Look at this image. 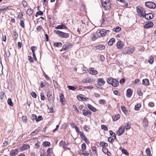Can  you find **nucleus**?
<instances>
[{"instance_id": "1", "label": "nucleus", "mask_w": 156, "mask_h": 156, "mask_svg": "<svg viewBox=\"0 0 156 156\" xmlns=\"http://www.w3.org/2000/svg\"><path fill=\"white\" fill-rule=\"evenodd\" d=\"M107 81L108 83L112 85L114 87H116L119 85V82L118 80L111 77L107 78Z\"/></svg>"}, {"instance_id": "2", "label": "nucleus", "mask_w": 156, "mask_h": 156, "mask_svg": "<svg viewBox=\"0 0 156 156\" xmlns=\"http://www.w3.org/2000/svg\"><path fill=\"white\" fill-rule=\"evenodd\" d=\"M136 11L138 13H140V17L143 18L146 17L145 11L143 8L141 7L137 6L136 8Z\"/></svg>"}, {"instance_id": "3", "label": "nucleus", "mask_w": 156, "mask_h": 156, "mask_svg": "<svg viewBox=\"0 0 156 156\" xmlns=\"http://www.w3.org/2000/svg\"><path fill=\"white\" fill-rule=\"evenodd\" d=\"M54 32L57 34L59 36L63 38H67L69 36L68 33L62 32L59 30H54Z\"/></svg>"}, {"instance_id": "4", "label": "nucleus", "mask_w": 156, "mask_h": 156, "mask_svg": "<svg viewBox=\"0 0 156 156\" xmlns=\"http://www.w3.org/2000/svg\"><path fill=\"white\" fill-rule=\"evenodd\" d=\"M145 6L149 8L154 9L156 7V5L155 3L152 2H147L145 3Z\"/></svg>"}, {"instance_id": "5", "label": "nucleus", "mask_w": 156, "mask_h": 156, "mask_svg": "<svg viewBox=\"0 0 156 156\" xmlns=\"http://www.w3.org/2000/svg\"><path fill=\"white\" fill-rule=\"evenodd\" d=\"M73 45L71 43L69 42L64 44L62 46V49L64 51H66L72 48Z\"/></svg>"}, {"instance_id": "6", "label": "nucleus", "mask_w": 156, "mask_h": 156, "mask_svg": "<svg viewBox=\"0 0 156 156\" xmlns=\"http://www.w3.org/2000/svg\"><path fill=\"white\" fill-rule=\"evenodd\" d=\"M97 84L96 87H98V86H100L104 85L105 83L103 78H99L97 80Z\"/></svg>"}, {"instance_id": "7", "label": "nucleus", "mask_w": 156, "mask_h": 156, "mask_svg": "<svg viewBox=\"0 0 156 156\" xmlns=\"http://www.w3.org/2000/svg\"><path fill=\"white\" fill-rule=\"evenodd\" d=\"M101 4L103 7H104L105 10H107L109 9L111 7L109 5V4H108V5H107V2H106V0H101Z\"/></svg>"}, {"instance_id": "8", "label": "nucleus", "mask_w": 156, "mask_h": 156, "mask_svg": "<svg viewBox=\"0 0 156 156\" xmlns=\"http://www.w3.org/2000/svg\"><path fill=\"white\" fill-rule=\"evenodd\" d=\"M125 131V127L121 126L117 131V133L118 136H121L122 134Z\"/></svg>"}, {"instance_id": "9", "label": "nucleus", "mask_w": 156, "mask_h": 156, "mask_svg": "<svg viewBox=\"0 0 156 156\" xmlns=\"http://www.w3.org/2000/svg\"><path fill=\"white\" fill-rule=\"evenodd\" d=\"M82 113L83 115L88 117H90L91 115V112L89 110H87L86 111L83 110L82 111Z\"/></svg>"}, {"instance_id": "10", "label": "nucleus", "mask_w": 156, "mask_h": 156, "mask_svg": "<svg viewBox=\"0 0 156 156\" xmlns=\"http://www.w3.org/2000/svg\"><path fill=\"white\" fill-rule=\"evenodd\" d=\"M154 24L152 22H149L146 23L144 26V27L145 29H147L153 26Z\"/></svg>"}, {"instance_id": "11", "label": "nucleus", "mask_w": 156, "mask_h": 156, "mask_svg": "<svg viewBox=\"0 0 156 156\" xmlns=\"http://www.w3.org/2000/svg\"><path fill=\"white\" fill-rule=\"evenodd\" d=\"M56 29H68L66 26L63 23H61L60 25H58L55 27Z\"/></svg>"}, {"instance_id": "12", "label": "nucleus", "mask_w": 156, "mask_h": 156, "mask_svg": "<svg viewBox=\"0 0 156 156\" xmlns=\"http://www.w3.org/2000/svg\"><path fill=\"white\" fill-rule=\"evenodd\" d=\"M124 44H123L122 41L120 40H119L117 43V47L119 49H121L123 48Z\"/></svg>"}, {"instance_id": "13", "label": "nucleus", "mask_w": 156, "mask_h": 156, "mask_svg": "<svg viewBox=\"0 0 156 156\" xmlns=\"http://www.w3.org/2000/svg\"><path fill=\"white\" fill-rule=\"evenodd\" d=\"M145 19L147 20L152 19L154 17V15L151 13H147L146 14Z\"/></svg>"}, {"instance_id": "14", "label": "nucleus", "mask_w": 156, "mask_h": 156, "mask_svg": "<svg viewBox=\"0 0 156 156\" xmlns=\"http://www.w3.org/2000/svg\"><path fill=\"white\" fill-rule=\"evenodd\" d=\"M89 70L90 73L91 74L96 75L98 73V71L96 70H94V68H90Z\"/></svg>"}, {"instance_id": "15", "label": "nucleus", "mask_w": 156, "mask_h": 156, "mask_svg": "<svg viewBox=\"0 0 156 156\" xmlns=\"http://www.w3.org/2000/svg\"><path fill=\"white\" fill-rule=\"evenodd\" d=\"M98 33H99L100 34L102 37H104L107 34L106 30L104 29H103L101 30Z\"/></svg>"}, {"instance_id": "16", "label": "nucleus", "mask_w": 156, "mask_h": 156, "mask_svg": "<svg viewBox=\"0 0 156 156\" xmlns=\"http://www.w3.org/2000/svg\"><path fill=\"white\" fill-rule=\"evenodd\" d=\"M149 81L148 79L146 78L142 80V84L146 86L149 85Z\"/></svg>"}, {"instance_id": "17", "label": "nucleus", "mask_w": 156, "mask_h": 156, "mask_svg": "<svg viewBox=\"0 0 156 156\" xmlns=\"http://www.w3.org/2000/svg\"><path fill=\"white\" fill-rule=\"evenodd\" d=\"M133 91L130 89H128L126 90V96L128 97H130L132 94Z\"/></svg>"}, {"instance_id": "18", "label": "nucleus", "mask_w": 156, "mask_h": 156, "mask_svg": "<svg viewBox=\"0 0 156 156\" xmlns=\"http://www.w3.org/2000/svg\"><path fill=\"white\" fill-rule=\"evenodd\" d=\"M143 125L144 127H147L148 126V121L146 118L145 117L143 119Z\"/></svg>"}, {"instance_id": "19", "label": "nucleus", "mask_w": 156, "mask_h": 156, "mask_svg": "<svg viewBox=\"0 0 156 156\" xmlns=\"http://www.w3.org/2000/svg\"><path fill=\"white\" fill-rule=\"evenodd\" d=\"M98 31L96 33L94 34L93 36H92V40L93 41H95L99 37V36L98 34Z\"/></svg>"}, {"instance_id": "20", "label": "nucleus", "mask_w": 156, "mask_h": 156, "mask_svg": "<svg viewBox=\"0 0 156 156\" xmlns=\"http://www.w3.org/2000/svg\"><path fill=\"white\" fill-rule=\"evenodd\" d=\"M18 154V151L17 149L12 150L10 152V155L11 156H15L16 155Z\"/></svg>"}, {"instance_id": "21", "label": "nucleus", "mask_w": 156, "mask_h": 156, "mask_svg": "<svg viewBox=\"0 0 156 156\" xmlns=\"http://www.w3.org/2000/svg\"><path fill=\"white\" fill-rule=\"evenodd\" d=\"M47 97L49 101L51 102L52 99V96L50 92H48L47 93Z\"/></svg>"}, {"instance_id": "22", "label": "nucleus", "mask_w": 156, "mask_h": 156, "mask_svg": "<svg viewBox=\"0 0 156 156\" xmlns=\"http://www.w3.org/2000/svg\"><path fill=\"white\" fill-rule=\"evenodd\" d=\"M119 2H120L122 3H123V7H127L128 6V4L127 2H125V0H117Z\"/></svg>"}, {"instance_id": "23", "label": "nucleus", "mask_w": 156, "mask_h": 156, "mask_svg": "<svg viewBox=\"0 0 156 156\" xmlns=\"http://www.w3.org/2000/svg\"><path fill=\"white\" fill-rule=\"evenodd\" d=\"M115 39L114 38H112L110 39L108 42V44L109 45H112L115 42Z\"/></svg>"}, {"instance_id": "24", "label": "nucleus", "mask_w": 156, "mask_h": 156, "mask_svg": "<svg viewBox=\"0 0 156 156\" xmlns=\"http://www.w3.org/2000/svg\"><path fill=\"white\" fill-rule=\"evenodd\" d=\"M135 49L134 48H130L128 50L126 54H131L134 51Z\"/></svg>"}, {"instance_id": "25", "label": "nucleus", "mask_w": 156, "mask_h": 156, "mask_svg": "<svg viewBox=\"0 0 156 156\" xmlns=\"http://www.w3.org/2000/svg\"><path fill=\"white\" fill-rule=\"evenodd\" d=\"M96 48H97V49L102 50L104 49L105 48V46L104 45L101 44H100L97 46Z\"/></svg>"}, {"instance_id": "26", "label": "nucleus", "mask_w": 156, "mask_h": 156, "mask_svg": "<svg viewBox=\"0 0 156 156\" xmlns=\"http://www.w3.org/2000/svg\"><path fill=\"white\" fill-rule=\"evenodd\" d=\"M27 13L28 15L30 16L33 13V11L31 9H27Z\"/></svg>"}, {"instance_id": "27", "label": "nucleus", "mask_w": 156, "mask_h": 156, "mask_svg": "<svg viewBox=\"0 0 156 156\" xmlns=\"http://www.w3.org/2000/svg\"><path fill=\"white\" fill-rule=\"evenodd\" d=\"M18 36V35L16 31L13 32V37L15 40H16L17 39Z\"/></svg>"}, {"instance_id": "28", "label": "nucleus", "mask_w": 156, "mask_h": 156, "mask_svg": "<svg viewBox=\"0 0 156 156\" xmlns=\"http://www.w3.org/2000/svg\"><path fill=\"white\" fill-rule=\"evenodd\" d=\"M130 123V122H128L125 123V127L126 130L129 129L130 128V125L129 124Z\"/></svg>"}, {"instance_id": "29", "label": "nucleus", "mask_w": 156, "mask_h": 156, "mask_svg": "<svg viewBox=\"0 0 156 156\" xmlns=\"http://www.w3.org/2000/svg\"><path fill=\"white\" fill-rule=\"evenodd\" d=\"M146 152L147 156H151L150 149L149 148H147L146 150Z\"/></svg>"}, {"instance_id": "30", "label": "nucleus", "mask_w": 156, "mask_h": 156, "mask_svg": "<svg viewBox=\"0 0 156 156\" xmlns=\"http://www.w3.org/2000/svg\"><path fill=\"white\" fill-rule=\"evenodd\" d=\"M99 144L102 147H107L108 146V144L104 142H100Z\"/></svg>"}, {"instance_id": "31", "label": "nucleus", "mask_w": 156, "mask_h": 156, "mask_svg": "<svg viewBox=\"0 0 156 156\" xmlns=\"http://www.w3.org/2000/svg\"><path fill=\"white\" fill-rule=\"evenodd\" d=\"M85 83H91L94 81V79L92 78H87L85 80Z\"/></svg>"}, {"instance_id": "32", "label": "nucleus", "mask_w": 156, "mask_h": 156, "mask_svg": "<svg viewBox=\"0 0 156 156\" xmlns=\"http://www.w3.org/2000/svg\"><path fill=\"white\" fill-rule=\"evenodd\" d=\"M62 45V44L61 42H55L54 44V45L57 47H61Z\"/></svg>"}, {"instance_id": "33", "label": "nucleus", "mask_w": 156, "mask_h": 156, "mask_svg": "<svg viewBox=\"0 0 156 156\" xmlns=\"http://www.w3.org/2000/svg\"><path fill=\"white\" fill-rule=\"evenodd\" d=\"M7 103L8 105H9L10 106L12 107L13 106V104L10 98H9L8 99L7 101Z\"/></svg>"}, {"instance_id": "34", "label": "nucleus", "mask_w": 156, "mask_h": 156, "mask_svg": "<svg viewBox=\"0 0 156 156\" xmlns=\"http://www.w3.org/2000/svg\"><path fill=\"white\" fill-rule=\"evenodd\" d=\"M3 66L1 61H0V75H2L3 74L2 72Z\"/></svg>"}, {"instance_id": "35", "label": "nucleus", "mask_w": 156, "mask_h": 156, "mask_svg": "<svg viewBox=\"0 0 156 156\" xmlns=\"http://www.w3.org/2000/svg\"><path fill=\"white\" fill-rule=\"evenodd\" d=\"M121 30V28L120 27L117 26L116 27L114 28L113 29V30L114 31L116 32H119V31H120Z\"/></svg>"}, {"instance_id": "36", "label": "nucleus", "mask_w": 156, "mask_h": 156, "mask_svg": "<svg viewBox=\"0 0 156 156\" xmlns=\"http://www.w3.org/2000/svg\"><path fill=\"white\" fill-rule=\"evenodd\" d=\"M121 150L123 154H125L126 155H129V153L124 148H122Z\"/></svg>"}, {"instance_id": "37", "label": "nucleus", "mask_w": 156, "mask_h": 156, "mask_svg": "<svg viewBox=\"0 0 156 156\" xmlns=\"http://www.w3.org/2000/svg\"><path fill=\"white\" fill-rule=\"evenodd\" d=\"M120 115H115V116L113 117L112 119L114 121H117L120 118Z\"/></svg>"}, {"instance_id": "38", "label": "nucleus", "mask_w": 156, "mask_h": 156, "mask_svg": "<svg viewBox=\"0 0 156 156\" xmlns=\"http://www.w3.org/2000/svg\"><path fill=\"white\" fill-rule=\"evenodd\" d=\"M43 145L44 147L49 146L50 145V143L48 141H45L43 143Z\"/></svg>"}, {"instance_id": "39", "label": "nucleus", "mask_w": 156, "mask_h": 156, "mask_svg": "<svg viewBox=\"0 0 156 156\" xmlns=\"http://www.w3.org/2000/svg\"><path fill=\"white\" fill-rule=\"evenodd\" d=\"M122 111L124 113L127 115L128 114V111L126 109V108H121Z\"/></svg>"}, {"instance_id": "40", "label": "nucleus", "mask_w": 156, "mask_h": 156, "mask_svg": "<svg viewBox=\"0 0 156 156\" xmlns=\"http://www.w3.org/2000/svg\"><path fill=\"white\" fill-rule=\"evenodd\" d=\"M43 15V12L42 11L39 10L38 12H36L35 15V16L37 17L39 15L42 16Z\"/></svg>"}, {"instance_id": "41", "label": "nucleus", "mask_w": 156, "mask_h": 156, "mask_svg": "<svg viewBox=\"0 0 156 156\" xmlns=\"http://www.w3.org/2000/svg\"><path fill=\"white\" fill-rule=\"evenodd\" d=\"M59 97L60 98V101L62 102H64L63 100L64 99V94L62 93H61L59 95Z\"/></svg>"}, {"instance_id": "42", "label": "nucleus", "mask_w": 156, "mask_h": 156, "mask_svg": "<svg viewBox=\"0 0 156 156\" xmlns=\"http://www.w3.org/2000/svg\"><path fill=\"white\" fill-rule=\"evenodd\" d=\"M80 134L81 138L83 140L85 138V137H86L85 135H84V133L83 132L80 131Z\"/></svg>"}, {"instance_id": "43", "label": "nucleus", "mask_w": 156, "mask_h": 156, "mask_svg": "<svg viewBox=\"0 0 156 156\" xmlns=\"http://www.w3.org/2000/svg\"><path fill=\"white\" fill-rule=\"evenodd\" d=\"M5 94V93L4 92L2 91L1 92L0 94V98L1 100H2L3 99Z\"/></svg>"}, {"instance_id": "44", "label": "nucleus", "mask_w": 156, "mask_h": 156, "mask_svg": "<svg viewBox=\"0 0 156 156\" xmlns=\"http://www.w3.org/2000/svg\"><path fill=\"white\" fill-rule=\"evenodd\" d=\"M101 128L105 131L108 130V128L105 125H102L101 126Z\"/></svg>"}, {"instance_id": "45", "label": "nucleus", "mask_w": 156, "mask_h": 156, "mask_svg": "<svg viewBox=\"0 0 156 156\" xmlns=\"http://www.w3.org/2000/svg\"><path fill=\"white\" fill-rule=\"evenodd\" d=\"M22 146L24 150L30 147L29 145L25 144H23Z\"/></svg>"}, {"instance_id": "46", "label": "nucleus", "mask_w": 156, "mask_h": 156, "mask_svg": "<svg viewBox=\"0 0 156 156\" xmlns=\"http://www.w3.org/2000/svg\"><path fill=\"white\" fill-rule=\"evenodd\" d=\"M52 151V148H49L47 151V155H51V152Z\"/></svg>"}, {"instance_id": "47", "label": "nucleus", "mask_w": 156, "mask_h": 156, "mask_svg": "<svg viewBox=\"0 0 156 156\" xmlns=\"http://www.w3.org/2000/svg\"><path fill=\"white\" fill-rule=\"evenodd\" d=\"M67 88L70 90H74L76 89V88L73 86H68Z\"/></svg>"}, {"instance_id": "48", "label": "nucleus", "mask_w": 156, "mask_h": 156, "mask_svg": "<svg viewBox=\"0 0 156 156\" xmlns=\"http://www.w3.org/2000/svg\"><path fill=\"white\" fill-rule=\"evenodd\" d=\"M42 119L43 118L42 116L41 115H40L38 116L37 118V117L36 119V121L38 122L42 120Z\"/></svg>"}, {"instance_id": "49", "label": "nucleus", "mask_w": 156, "mask_h": 156, "mask_svg": "<svg viewBox=\"0 0 156 156\" xmlns=\"http://www.w3.org/2000/svg\"><path fill=\"white\" fill-rule=\"evenodd\" d=\"M37 48L36 46H32L31 48L33 54L35 53V51L36 50Z\"/></svg>"}, {"instance_id": "50", "label": "nucleus", "mask_w": 156, "mask_h": 156, "mask_svg": "<svg viewBox=\"0 0 156 156\" xmlns=\"http://www.w3.org/2000/svg\"><path fill=\"white\" fill-rule=\"evenodd\" d=\"M108 141L111 144H112L113 142L114 141V139L113 138L111 137H110L108 138Z\"/></svg>"}, {"instance_id": "51", "label": "nucleus", "mask_w": 156, "mask_h": 156, "mask_svg": "<svg viewBox=\"0 0 156 156\" xmlns=\"http://www.w3.org/2000/svg\"><path fill=\"white\" fill-rule=\"evenodd\" d=\"M81 148L82 150L83 151H84L86 149V144L85 143H83L82 144L81 146Z\"/></svg>"}, {"instance_id": "52", "label": "nucleus", "mask_w": 156, "mask_h": 156, "mask_svg": "<svg viewBox=\"0 0 156 156\" xmlns=\"http://www.w3.org/2000/svg\"><path fill=\"white\" fill-rule=\"evenodd\" d=\"M31 95H32V97L34 98H35L37 97V95L36 93L34 91H32L31 92Z\"/></svg>"}, {"instance_id": "53", "label": "nucleus", "mask_w": 156, "mask_h": 156, "mask_svg": "<svg viewBox=\"0 0 156 156\" xmlns=\"http://www.w3.org/2000/svg\"><path fill=\"white\" fill-rule=\"evenodd\" d=\"M40 144L41 143L40 142L36 143L35 144V147L37 149L39 148Z\"/></svg>"}, {"instance_id": "54", "label": "nucleus", "mask_w": 156, "mask_h": 156, "mask_svg": "<svg viewBox=\"0 0 156 156\" xmlns=\"http://www.w3.org/2000/svg\"><path fill=\"white\" fill-rule=\"evenodd\" d=\"M102 151L105 153H106L108 152V149L107 148H106L105 147H102Z\"/></svg>"}, {"instance_id": "55", "label": "nucleus", "mask_w": 156, "mask_h": 156, "mask_svg": "<svg viewBox=\"0 0 156 156\" xmlns=\"http://www.w3.org/2000/svg\"><path fill=\"white\" fill-rule=\"evenodd\" d=\"M20 25L21 27L23 28H24L25 27V25H24V21L22 20H21L20 21Z\"/></svg>"}, {"instance_id": "56", "label": "nucleus", "mask_w": 156, "mask_h": 156, "mask_svg": "<svg viewBox=\"0 0 156 156\" xmlns=\"http://www.w3.org/2000/svg\"><path fill=\"white\" fill-rule=\"evenodd\" d=\"M99 102L101 104H104L105 103V100L103 99H101L99 100Z\"/></svg>"}, {"instance_id": "57", "label": "nucleus", "mask_w": 156, "mask_h": 156, "mask_svg": "<svg viewBox=\"0 0 156 156\" xmlns=\"http://www.w3.org/2000/svg\"><path fill=\"white\" fill-rule=\"evenodd\" d=\"M83 95L82 94H80L79 96H77L78 99L80 101H81Z\"/></svg>"}, {"instance_id": "58", "label": "nucleus", "mask_w": 156, "mask_h": 156, "mask_svg": "<svg viewBox=\"0 0 156 156\" xmlns=\"http://www.w3.org/2000/svg\"><path fill=\"white\" fill-rule=\"evenodd\" d=\"M137 94L140 96H141L143 95V93L141 91V90L140 89L137 91Z\"/></svg>"}, {"instance_id": "59", "label": "nucleus", "mask_w": 156, "mask_h": 156, "mask_svg": "<svg viewBox=\"0 0 156 156\" xmlns=\"http://www.w3.org/2000/svg\"><path fill=\"white\" fill-rule=\"evenodd\" d=\"M22 120L25 122H27V118L26 116H23L22 117Z\"/></svg>"}, {"instance_id": "60", "label": "nucleus", "mask_w": 156, "mask_h": 156, "mask_svg": "<svg viewBox=\"0 0 156 156\" xmlns=\"http://www.w3.org/2000/svg\"><path fill=\"white\" fill-rule=\"evenodd\" d=\"M38 131L37 129H36L33 132L30 134V135L32 136H34V133H38Z\"/></svg>"}, {"instance_id": "61", "label": "nucleus", "mask_w": 156, "mask_h": 156, "mask_svg": "<svg viewBox=\"0 0 156 156\" xmlns=\"http://www.w3.org/2000/svg\"><path fill=\"white\" fill-rule=\"evenodd\" d=\"M43 28L41 26H38L36 30L38 31H40L41 29H43Z\"/></svg>"}, {"instance_id": "62", "label": "nucleus", "mask_w": 156, "mask_h": 156, "mask_svg": "<svg viewBox=\"0 0 156 156\" xmlns=\"http://www.w3.org/2000/svg\"><path fill=\"white\" fill-rule=\"evenodd\" d=\"M109 133L110 135L112 137H114L115 135V133L112 130L109 131Z\"/></svg>"}, {"instance_id": "63", "label": "nucleus", "mask_w": 156, "mask_h": 156, "mask_svg": "<svg viewBox=\"0 0 156 156\" xmlns=\"http://www.w3.org/2000/svg\"><path fill=\"white\" fill-rule=\"evenodd\" d=\"M22 2L23 6L24 7H26L27 5V2L26 1L23 0Z\"/></svg>"}, {"instance_id": "64", "label": "nucleus", "mask_w": 156, "mask_h": 156, "mask_svg": "<svg viewBox=\"0 0 156 156\" xmlns=\"http://www.w3.org/2000/svg\"><path fill=\"white\" fill-rule=\"evenodd\" d=\"M100 59L102 61H104L105 60V58L104 56L102 55H100Z\"/></svg>"}]
</instances>
